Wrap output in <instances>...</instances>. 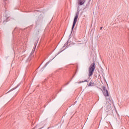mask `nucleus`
I'll list each match as a JSON object with an SVG mask.
<instances>
[{
	"instance_id": "20e7f679",
	"label": "nucleus",
	"mask_w": 129,
	"mask_h": 129,
	"mask_svg": "<svg viewBox=\"0 0 129 129\" xmlns=\"http://www.w3.org/2000/svg\"><path fill=\"white\" fill-rule=\"evenodd\" d=\"M86 2V0H78V5L79 6H83Z\"/></svg>"
},
{
	"instance_id": "9b49d317",
	"label": "nucleus",
	"mask_w": 129,
	"mask_h": 129,
	"mask_svg": "<svg viewBox=\"0 0 129 129\" xmlns=\"http://www.w3.org/2000/svg\"><path fill=\"white\" fill-rule=\"evenodd\" d=\"M16 88H15L14 89H13V90H14V89H16Z\"/></svg>"
},
{
	"instance_id": "7ed1b4c3",
	"label": "nucleus",
	"mask_w": 129,
	"mask_h": 129,
	"mask_svg": "<svg viewBox=\"0 0 129 129\" xmlns=\"http://www.w3.org/2000/svg\"><path fill=\"white\" fill-rule=\"evenodd\" d=\"M102 89H103L102 92L104 96H105V97H106V96H109V95L108 94V91L106 89V87H103Z\"/></svg>"
},
{
	"instance_id": "423d86ee",
	"label": "nucleus",
	"mask_w": 129,
	"mask_h": 129,
	"mask_svg": "<svg viewBox=\"0 0 129 129\" xmlns=\"http://www.w3.org/2000/svg\"><path fill=\"white\" fill-rule=\"evenodd\" d=\"M35 50H36V46L34 47V48L33 49L32 51L31 52L29 57H28V61L31 60V58L33 57L34 55H33V54H34V52H35Z\"/></svg>"
},
{
	"instance_id": "6e6552de",
	"label": "nucleus",
	"mask_w": 129,
	"mask_h": 129,
	"mask_svg": "<svg viewBox=\"0 0 129 129\" xmlns=\"http://www.w3.org/2000/svg\"><path fill=\"white\" fill-rule=\"evenodd\" d=\"M48 64H49V62H47L46 63V64H45L44 67V68H45V67H47V65H48Z\"/></svg>"
},
{
	"instance_id": "0eeeda50",
	"label": "nucleus",
	"mask_w": 129,
	"mask_h": 129,
	"mask_svg": "<svg viewBox=\"0 0 129 129\" xmlns=\"http://www.w3.org/2000/svg\"><path fill=\"white\" fill-rule=\"evenodd\" d=\"M94 85H95L94 82L92 80H91V81L90 82V83L88 85V86H94Z\"/></svg>"
},
{
	"instance_id": "9d476101",
	"label": "nucleus",
	"mask_w": 129,
	"mask_h": 129,
	"mask_svg": "<svg viewBox=\"0 0 129 129\" xmlns=\"http://www.w3.org/2000/svg\"><path fill=\"white\" fill-rule=\"evenodd\" d=\"M100 30H102V27L100 28Z\"/></svg>"
},
{
	"instance_id": "39448f33",
	"label": "nucleus",
	"mask_w": 129,
	"mask_h": 129,
	"mask_svg": "<svg viewBox=\"0 0 129 129\" xmlns=\"http://www.w3.org/2000/svg\"><path fill=\"white\" fill-rule=\"evenodd\" d=\"M106 111H107V112H112V109L111 108V106L110 105V104H109L107 106Z\"/></svg>"
},
{
	"instance_id": "1a4fd4ad",
	"label": "nucleus",
	"mask_w": 129,
	"mask_h": 129,
	"mask_svg": "<svg viewBox=\"0 0 129 129\" xmlns=\"http://www.w3.org/2000/svg\"><path fill=\"white\" fill-rule=\"evenodd\" d=\"M82 82H87V80H85V81H82Z\"/></svg>"
},
{
	"instance_id": "f8f14e48",
	"label": "nucleus",
	"mask_w": 129,
	"mask_h": 129,
	"mask_svg": "<svg viewBox=\"0 0 129 129\" xmlns=\"http://www.w3.org/2000/svg\"><path fill=\"white\" fill-rule=\"evenodd\" d=\"M101 90L102 91V89H101Z\"/></svg>"
},
{
	"instance_id": "f03ea898",
	"label": "nucleus",
	"mask_w": 129,
	"mask_h": 129,
	"mask_svg": "<svg viewBox=\"0 0 129 129\" xmlns=\"http://www.w3.org/2000/svg\"><path fill=\"white\" fill-rule=\"evenodd\" d=\"M78 16H79V11H77V12L76 13V16L74 19V22L72 28V32L73 31V29H74V27H75V25H76V23H77V20L78 19Z\"/></svg>"
},
{
	"instance_id": "f257e3e1",
	"label": "nucleus",
	"mask_w": 129,
	"mask_h": 129,
	"mask_svg": "<svg viewBox=\"0 0 129 129\" xmlns=\"http://www.w3.org/2000/svg\"><path fill=\"white\" fill-rule=\"evenodd\" d=\"M94 70H95V62H94L90 66L89 68V77H91V76L93 75V73H94Z\"/></svg>"
}]
</instances>
